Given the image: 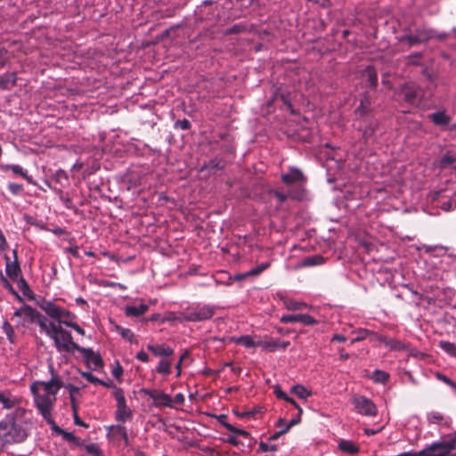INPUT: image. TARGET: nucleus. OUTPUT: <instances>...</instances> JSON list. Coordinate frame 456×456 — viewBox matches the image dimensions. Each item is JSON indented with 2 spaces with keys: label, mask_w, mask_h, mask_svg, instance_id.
<instances>
[{
  "label": "nucleus",
  "mask_w": 456,
  "mask_h": 456,
  "mask_svg": "<svg viewBox=\"0 0 456 456\" xmlns=\"http://www.w3.org/2000/svg\"><path fill=\"white\" fill-rule=\"evenodd\" d=\"M52 378L48 381H35L30 386V390L34 395L35 405L51 426H54V420L52 412L57 400L56 395L61 387H63L61 379L54 374L53 364L49 365Z\"/></svg>",
  "instance_id": "nucleus-1"
},
{
  "label": "nucleus",
  "mask_w": 456,
  "mask_h": 456,
  "mask_svg": "<svg viewBox=\"0 0 456 456\" xmlns=\"http://www.w3.org/2000/svg\"><path fill=\"white\" fill-rule=\"evenodd\" d=\"M40 330L53 339L54 346L59 352L77 351L86 355L87 353H92L91 349L81 347L75 343L70 332L62 329L60 324L48 321L46 323L43 322V323H40Z\"/></svg>",
  "instance_id": "nucleus-2"
},
{
  "label": "nucleus",
  "mask_w": 456,
  "mask_h": 456,
  "mask_svg": "<svg viewBox=\"0 0 456 456\" xmlns=\"http://www.w3.org/2000/svg\"><path fill=\"white\" fill-rule=\"evenodd\" d=\"M28 435L25 416L7 414L0 421V441L3 444L23 442Z\"/></svg>",
  "instance_id": "nucleus-3"
},
{
  "label": "nucleus",
  "mask_w": 456,
  "mask_h": 456,
  "mask_svg": "<svg viewBox=\"0 0 456 456\" xmlns=\"http://www.w3.org/2000/svg\"><path fill=\"white\" fill-rule=\"evenodd\" d=\"M217 307L216 305L205 304H192L183 309V319L185 322H199L211 319Z\"/></svg>",
  "instance_id": "nucleus-4"
},
{
  "label": "nucleus",
  "mask_w": 456,
  "mask_h": 456,
  "mask_svg": "<svg viewBox=\"0 0 456 456\" xmlns=\"http://www.w3.org/2000/svg\"><path fill=\"white\" fill-rule=\"evenodd\" d=\"M40 307L48 316L58 321L57 324L72 327L76 322V316L67 309L58 306L52 301H44Z\"/></svg>",
  "instance_id": "nucleus-5"
},
{
  "label": "nucleus",
  "mask_w": 456,
  "mask_h": 456,
  "mask_svg": "<svg viewBox=\"0 0 456 456\" xmlns=\"http://www.w3.org/2000/svg\"><path fill=\"white\" fill-rule=\"evenodd\" d=\"M112 396L116 400L115 419L118 422L125 423L133 418V411L126 404V400L122 388L112 387Z\"/></svg>",
  "instance_id": "nucleus-6"
},
{
  "label": "nucleus",
  "mask_w": 456,
  "mask_h": 456,
  "mask_svg": "<svg viewBox=\"0 0 456 456\" xmlns=\"http://www.w3.org/2000/svg\"><path fill=\"white\" fill-rule=\"evenodd\" d=\"M13 318H19L18 324L27 326L29 323L37 322L39 326L40 323L47 322V319L32 306L24 305L20 308L16 309L13 313Z\"/></svg>",
  "instance_id": "nucleus-7"
},
{
  "label": "nucleus",
  "mask_w": 456,
  "mask_h": 456,
  "mask_svg": "<svg viewBox=\"0 0 456 456\" xmlns=\"http://www.w3.org/2000/svg\"><path fill=\"white\" fill-rule=\"evenodd\" d=\"M396 96L405 102L416 106L422 101L423 93L419 86L413 83H407L400 87Z\"/></svg>",
  "instance_id": "nucleus-8"
},
{
  "label": "nucleus",
  "mask_w": 456,
  "mask_h": 456,
  "mask_svg": "<svg viewBox=\"0 0 456 456\" xmlns=\"http://www.w3.org/2000/svg\"><path fill=\"white\" fill-rule=\"evenodd\" d=\"M0 403L4 409H13L10 415L25 416L26 410L21 406V399L10 392H0Z\"/></svg>",
  "instance_id": "nucleus-9"
},
{
  "label": "nucleus",
  "mask_w": 456,
  "mask_h": 456,
  "mask_svg": "<svg viewBox=\"0 0 456 456\" xmlns=\"http://www.w3.org/2000/svg\"><path fill=\"white\" fill-rule=\"evenodd\" d=\"M451 445L444 440L441 443H433L419 452H412L414 456H455L452 453Z\"/></svg>",
  "instance_id": "nucleus-10"
},
{
  "label": "nucleus",
  "mask_w": 456,
  "mask_h": 456,
  "mask_svg": "<svg viewBox=\"0 0 456 456\" xmlns=\"http://www.w3.org/2000/svg\"><path fill=\"white\" fill-rule=\"evenodd\" d=\"M352 403L360 414L374 416L377 413L376 405L367 397L362 395L354 396Z\"/></svg>",
  "instance_id": "nucleus-11"
},
{
  "label": "nucleus",
  "mask_w": 456,
  "mask_h": 456,
  "mask_svg": "<svg viewBox=\"0 0 456 456\" xmlns=\"http://www.w3.org/2000/svg\"><path fill=\"white\" fill-rule=\"evenodd\" d=\"M142 393L149 395L152 400L153 403L157 407H173V400L171 396L160 390H151L143 388Z\"/></svg>",
  "instance_id": "nucleus-12"
},
{
  "label": "nucleus",
  "mask_w": 456,
  "mask_h": 456,
  "mask_svg": "<svg viewBox=\"0 0 456 456\" xmlns=\"http://www.w3.org/2000/svg\"><path fill=\"white\" fill-rule=\"evenodd\" d=\"M19 51L26 53L21 42L13 41L8 45V48L0 45V67H3L11 56H15V53Z\"/></svg>",
  "instance_id": "nucleus-13"
},
{
  "label": "nucleus",
  "mask_w": 456,
  "mask_h": 456,
  "mask_svg": "<svg viewBox=\"0 0 456 456\" xmlns=\"http://www.w3.org/2000/svg\"><path fill=\"white\" fill-rule=\"evenodd\" d=\"M282 323L300 322L307 326L316 324L318 322L309 314H286L280 318Z\"/></svg>",
  "instance_id": "nucleus-14"
},
{
  "label": "nucleus",
  "mask_w": 456,
  "mask_h": 456,
  "mask_svg": "<svg viewBox=\"0 0 456 456\" xmlns=\"http://www.w3.org/2000/svg\"><path fill=\"white\" fill-rule=\"evenodd\" d=\"M338 449L342 453L349 455H356L361 452V446L357 443L342 438L338 440Z\"/></svg>",
  "instance_id": "nucleus-15"
},
{
  "label": "nucleus",
  "mask_w": 456,
  "mask_h": 456,
  "mask_svg": "<svg viewBox=\"0 0 456 456\" xmlns=\"http://www.w3.org/2000/svg\"><path fill=\"white\" fill-rule=\"evenodd\" d=\"M281 179L284 183L289 185L303 183L305 176L299 169L292 167L289 173L282 175Z\"/></svg>",
  "instance_id": "nucleus-16"
},
{
  "label": "nucleus",
  "mask_w": 456,
  "mask_h": 456,
  "mask_svg": "<svg viewBox=\"0 0 456 456\" xmlns=\"http://www.w3.org/2000/svg\"><path fill=\"white\" fill-rule=\"evenodd\" d=\"M6 265H5V273L6 275L12 280V281H17L20 276L21 270L20 267L19 263L15 259L14 261H11L10 258L6 256H5Z\"/></svg>",
  "instance_id": "nucleus-17"
},
{
  "label": "nucleus",
  "mask_w": 456,
  "mask_h": 456,
  "mask_svg": "<svg viewBox=\"0 0 456 456\" xmlns=\"http://www.w3.org/2000/svg\"><path fill=\"white\" fill-rule=\"evenodd\" d=\"M147 349L150 350L156 356H165L167 358L174 354V349L165 344L152 345L149 344Z\"/></svg>",
  "instance_id": "nucleus-18"
},
{
  "label": "nucleus",
  "mask_w": 456,
  "mask_h": 456,
  "mask_svg": "<svg viewBox=\"0 0 456 456\" xmlns=\"http://www.w3.org/2000/svg\"><path fill=\"white\" fill-rule=\"evenodd\" d=\"M52 428L56 431L58 434L62 436V438L69 442L72 446L78 447L82 445L81 439L75 436L72 433L67 432L63 430L62 428L56 426L54 423V426H52Z\"/></svg>",
  "instance_id": "nucleus-19"
},
{
  "label": "nucleus",
  "mask_w": 456,
  "mask_h": 456,
  "mask_svg": "<svg viewBox=\"0 0 456 456\" xmlns=\"http://www.w3.org/2000/svg\"><path fill=\"white\" fill-rule=\"evenodd\" d=\"M149 310V305L140 304L139 305H126L124 308L125 314L128 317H139Z\"/></svg>",
  "instance_id": "nucleus-20"
},
{
  "label": "nucleus",
  "mask_w": 456,
  "mask_h": 456,
  "mask_svg": "<svg viewBox=\"0 0 456 456\" xmlns=\"http://www.w3.org/2000/svg\"><path fill=\"white\" fill-rule=\"evenodd\" d=\"M230 342H232L236 345H241L246 348H253L258 346V340L256 341L251 336L244 335L240 337H232L230 338Z\"/></svg>",
  "instance_id": "nucleus-21"
},
{
  "label": "nucleus",
  "mask_w": 456,
  "mask_h": 456,
  "mask_svg": "<svg viewBox=\"0 0 456 456\" xmlns=\"http://www.w3.org/2000/svg\"><path fill=\"white\" fill-rule=\"evenodd\" d=\"M289 345V341L286 342H280L278 340H268V341H262L258 340V346H261L265 350H268L270 352H273L277 350L278 348L285 349Z\"/></svg>",
  "instance_id": "nucleus-22"
},
{
  "label": "nucleus",
  "mask_w": 456,
  "mask_h": 456,
  "mask_svg": "<svg viewBox=\"0 0 456 456\" xmlns=\"http://www.w3.org/2000/svg\"><path fill=\"white\" fill-rule=\"evenodd\" d=\"M109 434L113 440H119L122 436H126V428L123 425H112L108 427Z\"/></svg>",
  "instance_id": "nucleus-23"
},
{
  "label": "nucleus",
  "mask_w": 456,
  "mask_h": 456,
  "mask_svg": "<svg viewBox=\"0 0 456 456\" xmlns=\"http://www.w3.org/2000/svg\"><path fill=\"white\" fill-rule=\"evenodd\" d=\"M7 167L12 170L13 174L23 177L28 183L36 185V182L33 180L32 176L28 175V171L23 169L20 165L12 164L9 165Z\"/></svg>",
  "instance_id": "nucleus-24"
},
{
  "label": "nucleus",
  "mask_w": 456,
  "mask_h": 456,
  "mask_svg": "<svg viewBox=\"0 0 456 456\" xmlns=\"http://www.w3.org/2000/svg\"><path fill=\"white\" fill-rule=\"evenodd\" d=\"M172 361L167 358H161L156 368L158 373L163 376H168L171 374Z\"/></svg>",
  "instance_id": "nucleus-25"
},
{
  "label": "nucleus",
  "mask_w": 456,
  "mask_h": 456,
  "mask_svg": "<svg viewBox=\"0 0 456 456\" xmlns=\"http://www.w3.org/2000/svg\"><path fill=\"white\" fill-rule=\"evenodd\" d=\"M430 119L437 126H444L450 122V118L444 111H438L430 115Z\"/></svg>",
  "instance_id": "nucleus-26"
},
{
  "label": "nucleus",
  "mask_w": 456,
  "mask_h": 456,
  "mask_svg": "<svg viewBox=\"0 0 456 456\" xmlns=\"http://www.w3.org/2000/svg\"><path fill=\"white\" fill-rule=\"evenodd\" d=\"M323 262L324 258L320 255H316L304 258L301 263V266H314L322 265Z\"/></svg>",
  "instance_id": "nucleus-27"
},
{
  "label": "nucleus",
  "mask_w": 456,
  "mask_h": 456,
  "mask_svg": "<svg viewBox=\"0 0 456 456\" xmlns=\"http://www.w3.org/2000/svg\"><path fill=\"white\" fill-rule=\"evenodd\" d=\"M440 166L443 168L456 169V157L453 155H444L440 159Z\"/></svg>",
  "instance_id": "nucleus-28"
},
{
  "label": "nucleus",
  "mask_w": 456,
  "mask_h": 456,
  "mask_svg": "<svg viewBox=\"0 0 456 456\" xmlns=\"http://www.w3.org/2000/svg\"><path fill=\"white\" fill-rule=\"evenodd\" d=\"M185 322V319H183V310L181 311L179 314L174 313V312H168L165 314V316L162 318L161 322Z\"/></svg>",
  "instance_id": "nucleus-29"
},
{
  "label": "nucleus",
  "mask_w": 456,
  "mask_h": 456,
  "mask_svg": "<svg viewBox=\"0 0 456 456\" xmlns=\"http://www.w3.org/2000/svg\"><path fill=\"white\" fill-rule=\"evenodd\" d=\"M291 393L300 399H307L311 395V392L301 385L292 387Z\"/></svg>",
  "instance_id": "nucleus-30"
},
{
  "label": "nucleus",
  "mask_w": 456,
  "mask_h": 456,
  "mask_svg": "<svg viewBox=\"0 0 456 456\" xmlns=\"http://www.w3.org/2000/svg\"><path fill=\"white\" fill-rule=\"evenodd\" d=\"M439 346L449 355L456 358V345L449 341L441 340Z\"/></svg>",
  "instance_id": "nucleus-31"
},
{
  "label": "nucleus",
  "mask_w": 456,
  "mask_h": 456,
  "mask_svg": "<svg viewBox=\"0 0 456 456\" xmlns=\"http://www.w3.org/2000/svg\"><path fill=\"white\" fill-rule=\"evenodd\" d=\"M273 392H274L275 395L277 396V398L285 400V401L290 403L297 409H299V405L296 403V401L293 398L288 396L287 394L284 391H282L279 386L274 387Z\"/></svg>",
  "instance_id": "nucleus-32"
},
{
  "label": "nucleus",
  "mask_w": 456,
  "mask_h": 456,
  "mask_svg": "<svg viewBox=\"0 0 456 456\" xmlns=\"http://www.w3.org/2000/svg\"><path fill=\"white\" fill-rule=\"evenodd\" d=\"M432 37H433L432 32H421L417 36H409L407 37V39H408L409 43L411 45H412V44L426 41Z\"/></svg>",
  "instance_id": "nucleus-33"
},
{
  "label": "nucleus",
  "mask_w": 456,
  "mask_h": 456,
  "mask_svg": "<svg viewBox=\"0 0 456 456\" xmlns=\"http://www.w3.org/2000/svg\"><path fill=\"white\" fill-rule=\"evenodd\" d=\"M364 75L368 77V81L372 87L377 86L378 76L375 69L371 66H368L364 70Z\"/></svg>",
  "instance_id": "nucleus-34"
},
{
  "label": "nucleus",
  "mask_w": 456,
  "mask_h": 456,
  "mask_svg": "<svg viewBox=\"0 0 456 456\" xmlns=\"http://www.w3.org/2000/svg\"><path fill=\"white\" fill-rule=\"evenodd\" d=\"M371 379L376 383H383L384 384V383H386L388 380L389 374L385 372V371H383V370H376L372 373Z\"/></svg>",
  "instance_id": "nucleus-35"
},
{
  "label": "nucleus",
  "mask_w": 456,
  "mask_h": 456,
  "mask_svg": "<svg viewBox=\"0 0 456 456\" xmlns=\"http://www.w3.org/2000/svg\"><path fill=\"white\" fill-rule=\"evenodd\" d=\"M408 347L409 346L407 344L403 343L401 340L392 338L388 349L391 351H404L407 350Z\"/></svg>",
  "instance_id": "nucleus-36"
},
{
  "label": "nucleus",
  "mask_w": 456,
  "mask_h": 456,
  "mask_svg": "<svg viewBox=\"0 0 456 456\" xmlns=\"http://www.w3.org/2000/svg\"><path fill=\"white\" fill-rule=\"evenodd\" d=\"M270 265H271V262H269V261L263 262V263L257 265L256 267L248 271V274H249L250 276H257L260 273H262L265 270L269 268Z\"/></svg>",
  "instance_id": "nucleus-37"
},
{
  "label": "nucleus",
  "mask_w": 456,
  "mask_h": 456,
  "mask_svg": "<svg viewBox=\"0 0 456 456\" xmlns=\"http://www.w3.org/2000/svg\"><path fill=\"white\" fill-rule=\"evenodd\" d=\"M285 305L286 308L290 311L302 310L307 307L306 304L294 300L285 301Z\"/></svg>",
  "instance_id": "nucleus-38"
},
{
  "label": "nucleus",
  "mask_w": 456,
  "mask_h": 456,
  "mask_svg": "<svg viewBox=\"0 0 456 456\" xmlns=\"http://www.w3.org/2000/svg\"><path fill=\"white\" fill-rule=\"evenodd\" d=\"M19 289L22 291L23 295L26 297H30L32 294L31 289L28 282L25 281L23 277H20L17 281Z\"/></svg>",
  "instance_id": "nucleus-39"
},
{
  "label": "nucleus",
  "mask_w": 456,
  "mask_h": 456,
  "mask_svg": "<svg viewBox=\"0 0 456 456\" xmlns=\"http://www.w3.org/2000/svg\"><path fill=\"white\" fill-rule=\"evenodd\" d=\"M2 330H3L4 333L6 335L8 340L11 343H13L14 342V330H13L12 326L8 322H4L3 323Z\"/></svg>",
  "instance_id": "nucleus-40"
},
{
  "label": "nucleus",
  "mask_w": 456,
  "mask_h": 456,
  "mask_svg": "<svg viewBox=\"0 0 456 456\" xmlns=\"http://www.w3.org/2000/svg\"><path fill=\"white\" fill-rule=\"evenodd\" d=\"M65 388L69 391L72 407L75 409V396L77 394H78L79 388L71 384L66 385Z\"/></svg>",
  "instance_id": "nucleus-41"
},
{
  "label": "nucleus",
  "mask_w": 456,
  "mask_h": 456,
  "mask_svg": "<svg viewBox=\"0 0 456 456\" xmlns=\"http://www.w3.org/2000/svg\"><path fill=\"white\" fill-rule=\"evenodd\" d=\"M83 355L87 359L88 362H93L95 366L102 365L101 357L97 354H94L93 351L92 353H87L86 355L83 354Z\"/></svg>",
  "instance_id": "nucleus-42"
},
{
  "label": "nucleus",
  "mask_w": 456,
  "mask_h": 456,
  "mask_svg": "<svg viewBox=\"0 0 456 456\" xmlns=\"http://www.w3.org/2000/svg\"><path fill=\"white\" fill-rule=\"evenodd\" d=\"M0 279L4 284V286L8 289L12 294H13L16 298L19 300V301H22V298L13 289L12 286L10 284V282L8 281V280L4 276V274L2 273H0Z\"/></svg>",
  "instance_id": "nucleus-43"
},
{
  "label": "nucleus",
  "mask_w": 456,
  "mask_h": 456,
  "mask_svg": "<svg viewBox=\"0 0 456 456\" xmlns=\"http://www.w3.org/2000/svg\"><path fill=\"white\" fill-rule=\"evenodd\" d=\"M81 374H82V377H84L87 381H89L92 384H102L103 386H108L106 383H104L103 381L100 380L98 378L94 376L91 372L85 371V372H82Z\"/></svg>",
  "instance_id": "nucleus-44"
},
{
  "label": "nucleus",
  "mask_w": 456,
  "mask_h": 456,
  "mask_svg": "<svg viewBox=\"0 0 456 456\" xmlns=\"http://www.w3.org/2000/svg\"><path fill=\"white\" fill-rule=\"evenodd\" d=\"M117 330L119 331L120 335L126 340L132 341L134 338V333L129 329L121 328L119 326L117 327Z\"/></svg>",
  "instance_id": "nucleus-45"
},
{
  "label": "nucleus",
  "mask_w": 456,
  "mask_h": 456,
  "mask_svg": "<svg viewBox=\"0 0 456 456\" xmlns=\"http://www.w3.org/2000/svg\"><path fill=\"white\" fill-rule=\"evenodd\" d=\"M277 450V446L274 444H270L268 443L261 442L259 444V451L261 452H274Z\"/></svg>",
  "instance_id": "nucleus-46"
},
{
  "label": "nucleus",
  "mask_w": 456,
  "mask_h": 456,
  "mask_svg": "<svg viewBox=\"0 0 456 456\" xmlns=\"http://www.w3.org/2000/svg\"><path fill=\"white\" fill-rule=\"evenodd\" d=\"M369 337H370V331H369L367 330H360L358 331V336L354 339L352 340V344H354V342L365 339Z\"/></svg>",
  "instance_id": "nucleus-47"
},
{
  "label": "nucleus",
  "mask_w": 456,
  "mask_h": 456,
  "mask_svg": "<svg viewBox=\"0 0 456 456\" xmlns=\"http://www.w3.org/2000/svg\"><path fill=\"white\" fill-rule=\"evenodd\" d=\"M188 356V353L185 352L183 353L179 361L176 362V364L175 365V368L176 370V377H179L181 375V371H182V365H183V361Z\"/></svg>",
  "instance_id": "nucleus-48"
},
{
  "label": "nucleus",
  "mask_w": 456,
  "mask_h": 456,
  "mask_svg": "<svg viewBox=\"0 0 456 456\" xmlns=\"http://www.w3.org/2000/svg\"><path fill=\"white\" fill-rule=\"evenodd\" d=\"M298 410V414L296 418H293L286 426V428H288V430L292 427V426H295L297 424H298L300 421H301V414L303 412L302 409L299 407Z\"/></svg>",
  "instance_id": "nucleus-49"
},
{
  "label": "nucleus",
  "mask_w": 456,
  "mask_h": 456,
  "mask_svg": "<svg viewBox=\"0 0 456 456\" xmlns=\"http://www.w3.org/2000/svg\"><path fill=\"white\" fill-rule=\"evenodd\" d=\"M175 126L179 127L182 130H187L191 127V123L188 119L183 118L182 120L176 121Z\"/></svg>",
  "instance_id": "nucleus-50"
},
{
  "label": "nucleus",
  "mask_w": 456,
  "mask_h": 456,
  "mask_svg": "<svg viewBox=\"0 0 456 456\" xmlns=\"http://www.w3.org/2000/svg\"><path fill=\"white\" fill-rule=\"evenodd\" d=\"M369 102L367 100V97H364V100L361 101V104L356 110V113L362 114L368 110Z\"/></svg>",
  "instance_id": "nucleus-51"
},
{
  "label": "nucleus",
  "mask_w": 456,
  "mask_h": 456,
  "mask_svg": "<svg viewBox=\"0 0 456 456\" xmlns=\"http://www.w3.org/2000/svg\"><path fill=\"white\" fill-rule=\"evenodd\" d=\"M8 188L12 194H18L23 189L22 185L19 183H9Z\"/></svg>",
  "instance_id": "nucleus-52"
},
{
  "label": "nucleus",
  "mask_w": 456,
  "mask_h": 456,
  "mask_svg": "<svg viewBox=\"0 0 456 456\" xmlns=\"http://www.w3.org/2000/svg\"><path fill=\"white\" fill-rule=\"evenodd\" d=\"M374 126L372 124H370L369 126H366L363 130H362V135L364 138L366 139H369L370 137L372 136L373 133H374Z\"/></svg>",
  "instance_id": "nucleus-53"
},
{
  "label": "nucleus",
  "mask_w": 456,
  "mask_h": 456,
  "mask_svg": "<svg viewBox=\"0 0 456 456\" xmlns=\"http://www.w3.org/2000/svg\"><path fill=\"white\" fill-rule=\"evenodd\" d=\"M136 359L142 362H148L150 360L148 354L143 350H141L140 352L137 353Z\"/></svg>",
  "instance_id": "nucleus-54"
},
{
  "label": "nucleus",
  "mask_w": 456,
  "mask_h": 456,
  "mask_svg": "<svg viewBox=\"0 0 456 456\" xmlns=\"http://www.w3.org/2000/svg\"><path fill=\"white\" fill-rule=\"evenodd\" d=\"M225 428L231 431V432H233V433H236V434H240L241 436H248V432L247 431H244V430H240V429H237L235 428L231 424H225L224 425Z\"/></svg>",
  "instance_id": "nucleus-55"
},
{
  "label": "nucleus",
  "mask_w": 456,
  "mask_h": 456,
  "mask_svg": "<svg viewBox=\"0 0 456 456\" xmlns=\"http://www.w3.org/2000/svg\"><path fill=\"white\" fill-rule=\"evenodd\" d=\"M428 419L434 423H439L443 419V416L439 412H432Z\"/></svg>",
  "instance_id": "nucleus-56"
},
{
  "label": "nucleus",
  "mask_w": 456,
  "mask_h": 456,
  "mask_svg": "<svg viewBox=\"0 0 456 456\" xmlns=\"http://www.w3.org/2000/svg\"><path fill=\"white\" fill-rule=\"evenodd\" d=\"M435 377L438 380L444 382L446 385L450 384V381L452 380L450 378L446 377L445 375L442 374L441 372H436Z\"/></svg>",
  "instance_id": "nucleus-57"
},
{
  "label": "nucleus",
  "mask_w": 456,
  "mask_h": 456,
  "mask_svg": "<svg viewBox=\"0 0 456 456\" xmlns=\"http://www.w3.org/2000/svg\"><path fill=\"white\" fill-rule=\"evenodd\" d=\"M383 429V427H379L378 428H364V434L367 436H373L375 434L379 433Z\"/></svg>",
  "instance_id": "nucleus-58"
},
{
  "label": "nucleus",
  "mask_w": 456,
  "mask_h": 456,
  "mask_svg": "<svg viewBox=\"0 0 456 456\" xmlns=\"http://www.w3.org/2000/svg\"><path fill=\"white\" fill-rule=\"evenodd\" d=\"M172 400H173V403L181 405L184 402V395L182 393H178L175 395L174 399H172Z\"/></svg>",
  "instance_id": "nucleus-59"
},
{
  "label": "nucleus",
  "mask_w": 456,
  "mask_h": 456,
  "mask_svg": "<svg viewBox=\"0 0 456 456\" xmlns=\"http://www.w3.org/2000/svg\"><path fill=\"white\" fill-rule=\"evenodd\" d=\"M74 411V423L76 425H78V426H82V427H85V428H87L88 425H86V423H84L80 419L79 417L77 416V411H76V408L73 409Z\"/></svg>",
  "instance_id": "nucleus-60"
},
{
  "label": "nucleus",
  "mask_w": 456,
  "mask_h": 456,
  "mask_svg": "<svg viewBox=\"0 0 456 456\" xmlns=\"http://www.w3.org/2000/svg\"><path fill=\"white\" fill-rule=\"evenodd\" d=\"M286 432H288V428H284V429H281L278 432H275L274 434H273L272 436H270L269 437V440L271 441H273V440H276L278 439L281 435L285 434Z\"/></svg>",
  "instance_id": "nucleus-61"
},
{
  "label": "nucleus",
  "mask_w": 456,
  "mask_h": 456,
  "mask_svg": "<svg viewBox=\"0 0 456 456\" xmlns=\"http://www.w3.org/2000/svg\"><path fill=\"white\" fill-rule=\"evenodd\" d=\"M122 373H123V369L119 365L112 370V375L117 379H119L121 377Z\"/></svg>",
  "instance_id": "nucleus-62"
},
{
  "label": "nucleus",
  "mask_w": 456,
  "mask_h": 456,
  "mask_svg": "<svg viewBox=\"0 0 456 456\" xmlns=\"http://www.w3.org/2000/svg\"><path fill=\"white\" fill-rule=\"evenodd\" d=\"M456 204L451 202V201H448V202H444L443 205H442V208L445 211H450L452 209H453L455 208Z\"/></svg>",
  "instance_id": "nucleus-63"
},
{
  "label": "nucleus",
  "mask_w": 456,
  "mask_h": 456,
  "mask_svg": "<svg viewBox=\"0 0 456 456\" xmlns=\"http://www.w3.org/2000/svg\"><path fill=\"white\" fill-rule=\"evenodd\" d=\"M448 444L451 445L452 452L456 448V433L453 437L446 440Z\"/></svg>",
  "instance_id": "nucleus-64"
}]
</instances>
